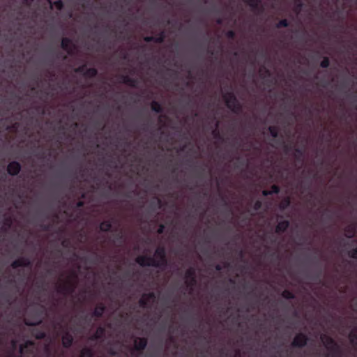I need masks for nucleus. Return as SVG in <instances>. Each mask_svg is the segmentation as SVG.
<instances>
[{
  "label": "nucleus",
  "instance_id": "nucleus-1",
  "mask_svg": "<svg viewBox=\"0 0 357 357\" xmlns=\"http://www.w3.org/2000/svg\"><path fill=\"white\" fill-rule=\"evenodd\" d=\"M76 278V273H72L65 282L56 284V291L64 296L73 294L77 286Z\"/></svg>",
  "mask_w": 357,
  "mask_h": 357
},
{
  "label": "nucleus",
  "instance_id": "nucleus-2",
  "mask_svg": "<svg viewBox=\"0 0 357 357\" xmlns=\"http://www.w3.org/2000/svg\"><path fill=\"white\" fill-rule=\"evenodd\" d=\"M321 340L332 357H343L342 348L333 337L327 335H322Z\"/></svg>",
  "mask_w": 357,
  "mask_h": 357
},
{
  "label": "nucleus",
  "instance_id": "nucleus-3",
  "mask_svg": "<svg viewBox=\"0 0 357 357\" xmlns=\"http://www.w3.org/2000/svg\"><path fill=\"white\" fill-rule=\"evenodd\" d=\"M223 98L226 106L234 114L241 113L243 107L241 102L238 100L235 94L231 92H227L223 95Z\"/></svg>",
  "mask_w": 357,
  "mask_h": 357
},
{
  "label": "nucleus",
  "instance_id": "nucleus-4",
  "mask_svg": "<svg viewBox=\"0 0 357 357\" xmlns=\"http://www.w3.org/2000/svg\"><path fill=\"white\" fill-rule=\"evenodd\" d=\"M185 284L190 292L197 284L196 270L194 267H190L185 273Z\"/></svg>",
  "mask_w": 357,
  "mask_h": 357
},
{
  "label": "nucleus",
  "instance_id": "nucleus-5",
  "mask_svg": "<svg viewBox=\"0 0 357 357\" xmlns=\"http://www.w3.org/2000/svg\"><path fill=\"white\" fill-rule=\"evenodd\" d=\"M155 257H156V262L158 266L155 268H165L167 266V259L166 255V250L164 246H159L155 249Z\"/></svg>",
  "mask_w": 357,
  "mask_h": 357
},
{
  "label": "nucleus",
  "instance_id": "nucleus-6",
  "mask_svg": "<svg viewBox=\"0 0 357 357\" xmlns=\"http://www.w3.org/2000/svg\"><path fill=\"white\" fill-rule=\"evenodd\" d=\"M156 300V295L154 292L144 294L139 301V305L142 308H150V303H154Z\"/></svg>",
  "mask_w": 357,
  "mask_h": 357
},
{
  "label": "nucleus",
  "instance_id": "nucleus-7",
  "mask_svg": "<svg viewBox=\"0 0 357 357\" xmlns=\"http://www.w3.org/2000/svg\"><path fill=\"white\" fill-rule=\"evenodd\" d=\"M136 262L142 267L158 266L156 259L153 257L147 255H141L136 258Z\"/></svg>",
  "mask_w": 357,
  "mask_h": 357
},
{
  "label": "nucleus",
  "instance_id": "nucleus-8",
  "mask_svg": "<svg viewBox=\"0 0 357 357\" xmlns=\"http://www.w3.org/2000/svg\"><path fill=\"white\" fill-rule=\"evenodd\" d=\"M308 340L309 339L307 335L299 333L296 334L293 339L291 346L295 348H303L307 344Z\"/></svg>",
  "mask_w": 357,
  "mask_h": 357
},
{
  "label": "nucleus",
  "instance_id": "nucleus-9",
  "mask_svg": "<svg viewBox=\"0 0 357 357\" xmlns=\"http://www.w3.org/2000/svg\"><path fill=\"white\" fill-rule=\"evenodd\" d=\"M61 48L66 51L69 55H72L75 49V45L69 38H63L61 43Z\"/></svg>",
  "mask_w": 357,
  "mask_h": 357
},
{
  "label": "nucleus",
  "instance_id": "nucleus-10",
  "mask_svg": "<svg viewBox=\"0 0 357 357\" xmlns=\"http://www.w3.org/2000/svg\"><path fill=\"white\" fill-rule=\"evenodd\" d=\"M22 167L17 161H12L7 166V172L10 176H17L21 171Z\"/></svg>",
  "mask_w": 357,
  "mask_h": 357
},
{
  "label": "nucleus",
  "instance_id": "nucleus-11",
  "mask_svg": "<svg viewBox=\"0 0 357 357\" xmlns=\"http://www.w3.org/2000/svg\"><path fill=\"white\" fill-rule=\"evenodd\" d=\"M166 38V33L165 31H160L156 36H145L144 40L150 43L153 42L155 43H162Z\"/></svg>",
  "mask_w": 357,
  "mask_h": 357
},
{
  "label": "nucleus",
  "instance_id": "nucleus-12",
  "mask_svg": "<svg viewBox=\"0 0 357 357\" xmlns=\"http://www.w3.org/2000/svg\"><path fill=\"white\" fill-rule=\"evenodd\" d=\"M148 340L146 337H137L134 341V350L142 352L146 347Z\"/></svg>",
  "mask_w": 357,
  "mask_h": 357
},
{
  "label": "nucleus",
  "instance_id": "nucleus-13",
  "mask_svg": "<svg viewBox=\"0 0 357 357\" xmlns=\"http://www.w3.org/2000/svg\"><path fill=\"white\" fill-rule=\"evenodd\" d=\"M62 345L64 348H70L73 342V336L67 330L63 331V334L61 337Z\"/></svg>",
  "mask_w": 357,
  "mask_h": 357
},
{
  "label": "nucleus",
  "instance_id": "nucleus-14",
  "mask_svg": "<svg viewBox=\"0 0 357 357\" xmlns=\"http://www.w3.org/2000/svg\"><path fill=\"white\" fill-rule=\"evenodd\" d=\"M120 82L127 84L131 87H136L137 84V79L132 78L128 75H121L120 76Z\"/></svg>",
  "mask_w": 357,
  "mask_h": 357
},
{
  "label": "nucleus",
  "instance_id": "nucleus-15",
  "mask_svg": "<svg viewBox=\"0 0 357 357\" xmlns=\"http://www.w3.org/2000/svg\"><path fill=\"white\" fill-rule=\"evenodd\" d=\"M244 3L248 4L253 10L262 11L263 8L261 6V0H242Z\"/></svg>",
  "mask_w": 357,
  "mask_h": 357
},
{
  "label": "nucleus",
  "instance_id": "nucleus-16",
  "mask_svg": "<svg viewBox=\"0 0 357 357\" xmlns=\"http://www.w3.org/2000/svg\"><path fill=\"white\" fill-rule=\"evenodd\" d=\"M105 332H106V330H105V328L103 327V326H99L98 327V328L96 329V331L95 332V333H93L91 337H90V340H92V341H95V340H98L101 338H102L105 335Z\"/></svg>",
  "mask_w": 357,
  "mask_h": 357
},
{
  "label": "nucleus",
  "instance_id": "nucleus-17",
  "mask_svg": "<svg viewBox=\"0 0 357 357\" xmlns=\"http://www.w3.org/2000/svg\"><path fill=\"white\" fill-rule=\"evenodd\" d=\"M289 220H282L278 222L276 227H275V233L280 234L286 231V230L289 227Z\"/></svg>",
  "mask_w": 357,
  "mask_h": 357
},
{
  "label": "nucleus",
  "instance_id": "nucleus-18",
  "mask_svg": "<svg viewBox=\"0 0 357 357\" xmlns=\"http://www.w3.org/2000/svg\"><path fill=\"white\" fill-rule=\"evenodd\" d=\"M105 305L102 303H100L98 305H97L96 307H95L92 313V316L97 318H100L102 316L103 313L105 312Z\"/></svg>",
  "mask_w": 357,
  "mask_h": 357
},
{
  "label": "nucleus",
  "instance_id": "nucleus-19",
  "mask_svg": "<svg viewBox=\"0 0 357 357\" xmlns=\"http://www.w3.org/2000/svg\"><path fill=\"white\" fill-rule=\"evenodd\" d=\"M350 343L357 350V327H354L349 335Z\"/></svg>",
  "mask_w": 357,
  "mask_h": 357
},
{
  "label": "nucleus",
  "instance_id": "nucleus-20",
  "mask_svg": "<svg viewBox=\"0 0 357 357\" xmlns=\"http://www.w3.org/2000/svg\"><path fill=\"white\" fill-rule=\"evenodd\" d=\"M356 228L354 225H347L344 228V235L347 238H351L355 236Z\"/></svg>",
  "mask_w": 357,
  "mask_h": 357
},
{
  "label": "nucleus",
  "instance_id": "nucleus-21",
  "mask_svg": "<svg viewBox=\"0 0 357 357\" xmlns=\"http://www.w3.org/2000/svg\"><path fill=\"white\" fill-rule=\"evenodd\" d=\"M99 227L101 231H109L112 227V222L111 220H104L100 224Z\"/></svg>",
  "mask_w": 357,
  "mask_h": 357
},
{
  "label": "nucleus",
  "instance_id": "nucleus-22",
  "mask_svg": "<svg viewBox=\"0 0 357 357\" xmlns=\"http://www.w3.org/2000/svg\"><path fill=\"white\" fill-rule=\"evenodd\" d=\"M94 352L93 349L90 347H84L80 352V357H93Z\"/></svg>",
  "mask_w": 357,
  "mask_h": 357
},
{
  "label": "nucleus",
  "instance_id": "nucleus-23",
  "mask_svg": "<svg viewBox=\"0 0 357 357\" xmlns=\"http://www.w3.org/2000/svg\"><path fill=\"white\" fill-rule=\"evenodd\" d=\"M151 110L155 112V113L160 114L163 112L162 106L157 101H152L151 104Z\"/></svg>",
  "mask_w": 357,
  "mask_h": 357
},
{
  "label": "nucleus",
  "instance_id": "nucleus-24",
  "mask_svg": "<svg viewBox=\"0 0 357 357\" xmlns=\"http://www.w3.org/2000/svg\"><path fill=\"white\" fill-rule=\"evenodd\" d=\"M35 343L32 340H27L24 344H22L20 346V354H23L25 352V350L27 349L29 347H33Z\"/></svg>",
  "mask_w": 357,
  "mask_h": 357
},
{
  "label": "nucleus",
  "instance_id": "nucleus-25",
  "mask_svg": "<svg viewBox=\"0 0 357 357\" xmlns=\"http://www.w3.org/2000/svg\"><path fill=\"white\" fill-rule=\"evenodd\" d=\"M98 75V70L95 68H86L84 73V76L86 77L93 78Z\"/></svg>",
  "mask_w": 357,
  "mask_h": 357
},
{
  "label": "nucleus",
  "instance_id": "nucleus-26",
  "mask_svg": "<svg viewBox=\"0 0 357 357\" xmlns=\"http://www.w3.org/2000/svg\"><path fill=\"white\" fill-rule=\"evenodd\" d=\"M50 5V8L52 9V6H54L58 10H61L63 8L64 4L61 0H56L54 2L52 0H47Z\"/></svg>",
  "mask_w": 357,
  "mask_h": 357
},
{
  "label": "nucleus",
  "instance_id": "nucleus-27",
  "mask_svg": "<svg viewBox=\"0 0 357 357\" xmlns=\"http://www.w3.org/2000/svg\"><path fill=\"white\" fill-rule=\"evenodd\" d=\"M32 335L36 337L37 340H42L45 337V333L40 329H33L32 331Z\"/></svg>",
  "mask_w": 357,
  "mask_h": 357
},
{
  "label": "nucleus",
  "instance_id": "nucleus-28",
  "mask_svg": "<svg viewBox=\"0 0 357 357\" xmlns=\"http://www.w3.org/2000/svg\"><path fill=\"white\" fill-rule=\"evenodd\" d=\"M10 266L13 268V269H16L19 267H24V263H23V261H22V257L15 259V261H13L11 264H10Z\"/></svg>",
  "mask_w": 357,
  "mask_h": 357
},
{
  "label": "nucleus",
  "instance_id": "nucleus-29",
  "mask_svg": "<svg viewBox=\"0 0 357 357\" xmlns=\"http://www.w3.org/2000/svg\"><path fill=\"white\" fill-rule=\"evenodd\" d=\"M268 130L270 132L271 135L273 138H276V137H278V135H279V130H278V128L277 126H271L268 128Z\"/></svg>",
  "mask_w": 357,
  "mask_h": 357
},
{
  "label": "nucleus",
  "instance_id": "nucleus-30",
  "mask_svg": "<svg viewBox=\"0 0 357 357\" xmlns=\"http://www.w3.org/2000/svg\"><path fill=\"white\" fill-rule=\"evenodd\" d=\"M282 296L285 299H294L295 295L291 291L285 289L282 292Z\"/></svg>",
  "mask_w": 357,
  "mask_h": 357
},
{
  "label": "nucleus",
  "instance_id": "nucleus-31",
  "mask_svg": "<svg viewBox=\"0 0 357 357\" xmlns=\"http://www.w3.org/2000/svg\"><path fill=\"white\" fill-rule=\"evenodd\" d=\"M290 203H291V202H290L289 198H286L280 204L279 207L282 211L285 210L286 208H287L289 206Z\"/></svg>",
  "mask_w": 357,
  "mask_h": 357
},
{
  "label": "nucleus",
  "instance_id": "nucleus-32",
  "mask_svg": "<svg viewBox=\"0 0 357 357\" xmlns=\"http://www.w3.org/2000/svg\"><path fill=\"white\" fill-rule=\"evenodd\" d=\"M219 127V121H217L215 123V128L212 131V135L214 138L215 139H220L221 136L220 134V131L218 130Z\"/></svg>",
  "mask_w": 357,
  "mask_h": 357
},
{
  "label": "nucleus",
  "instance_id": "nucleus-33",
  "mask_svg": "<svg viewBox=\"0 0 357 357\" xmlns=\"http://www.w3.org/2000/svg\"><path fill=\"white\" fill-rule=\"evenodd\" d=\"M289 26V22L287 20L282 19L280 20L275 25V27L278 29H280L282 27H287Z\"/></svg>",
  "mask_w": 357,
  "mask_h": 357
},
{
  "label": "nucleus",
  "instance_id": "nucleus-34",
  "mask_svg": "<svg viewBox=\"0 0 357 357\" xmlns=\"http://www.w3.org/2000/svg\"><path fill=\"white\" fill-rule=\"evenodd\" d=\"M330 65V60L328 57H324L323 60L320 63V66L323 68H327Z\"/></svg>",
  "mask_w": 357,
  "mask_h": 357
},
{
  "label": "nucleus",
  "instance_id": "nucleus-35",
  "mask_svg": "<svg viewBox=\"0 0 357 357\" xmlns=\"http://www.w3.org/2000/svg\"><path fill=\"white\" fill-rule=\"evenodd\" d=\"M295 1V11L298 13L301 11L303 6V3L301 0H294Z\"/></svg>",
  "mask_w": 357,
  "mask_h": 357
},
{
  "label": "nucleus",
  "instance_id": "nucleus-36",
  "mask_svg": "<svg viewBox=\"0 0 357 357\" xmlns=\"http://www.w3.org/2000/svg\"><path fill=\"white\" fill-rule=\"evenodd\" d=\"M348 256L354 259H357V248H353L348 252Z\"/></svg>",
  "mask_w": 357,
  "mask_h": 357
},
{
  "label": "nucleus",
  "instance_id": "nucleus-37",
  "mask_svg": "<svg viewBox=\"0 0 357 357\" xmlns=\"http://www.w3.org/2000/svg\"><path fill=\"white\" fill-rule=\"evenodd\" d=\"M86 64H84V65H82V66L75 68L74 71L76 73H80V74H83L84 75V73L86 71Z\"/></svg>",
  "mask_w": 357,
  "mask_h": 357
},
{
  "label": "nucleus",
  "instance_id": "nucleus-38",
  "mask_svg": "<svg viewBox=\"0 0 357 357\" xmlns=\"http://www.w3.org/2000/svg\"><path fill=\"white\" fill-rule=\"evenodd\" d=\"M22 259L24 263V267L30 268L32 266V262L28 257H22Z\"/></svg>",
  "mask_w": 357,
  "mask_h": 357
},
{
  "label": "nucleus",
  "instance_id": "nucleus-39",
  "mask_svg": "<svg viewBox=\"0 0 357 357\" xmlns=\"http://www.w3.org/2000/svg\"><path fill=\"white\" fill-rule=\"evenodd\" d=\"M12 224H13V220L10 216H8V217L5 218L4 221H3V225L6 227L10 228L11 227Z\"/></svg>",
  "mask_w": 357,
  "mask_h": 357
},
{
  "label": "nucleus",
  "instance_id": "nucleus-40",
  "mask_svg": "<svg viewBox=\"0 0 357 357\" xmlns=\"http://www.w3.org/2000/svg\"><path fill=\"white\" fill-rule=\"evenodd\" d=\"M270 191L271 192V195L273 194H278L280 191V188L277 185H273L271 186V190Z\"/></svg>",
  "mask_w": 357,
  "mask_h": 357
},
{
  "label": "nucleus",
  "instance_id": "nucleus-41",
  "mask_svg": "<svg viewBox=\"0 0 357 357\" xmlns=\"http://www.w3.org/2000/svg\"><path fill=\"white\" fill-rule=\"evenodd\" d=\"M262 207V202L261 200H257L254 203L253 208L255 211H259Z\"/></svg>",
  "mask_w": 357,
  "mask_h": 357
},
{
  "label": "nucleus",
  "instance_id": "nucleus-42",
  "mask_svg": "<svg viewBox=\"0 0 357 357\" xmlns=\"http://www.w3.org/2000/svg\"><path fill=\"white\" fill-rule=\"evenodd\" d=\"M226 36L227 38H228L229 39H234L235 37H236V33L233 30H229L227 33H226Z\"/></svg>",
  "mask_w": 357,
  "mask_h": 357
},
{
  "label": "nucleus",
  "instance_id": "nucleus-43",
  "mask_svg": "<svg viewBox=\"0 0 357 357\" xmlns=\"http://www.w3.org/2000/svg\"><path fill=\"white\" fill-rule=\"evenodd\" d=\"M42 322L41 320H39L38 321H26L25 324L29 326H38Z\"/></svg>",
  "mask_w": 357,
  "mask_h": 357
},
{
  "label": "nucleus",
  "instance_id": "nucleus-44",
  "mask_svg": "<svg viewBox=\"0 0 357 357\" xmlns=\"http://www.w3.org/2000/svg\"><path fill=\"white\" fill-rule=\"evenodd\" d=\"M165 226L163 224H161L159 225V227L158 228L157 233L158 234H162L165 231Z\"/></svg>",
  "mask_w": 357,
  "mask_h": 357
},
{
  "label": "nucleus",
  "instance_id": "nucleus-45",
  "mask_svg": "<svg viewBox=\"0 0 357 357\" xmlns=\"http://www.w3.org/2000/svg\"><path fill=\"white\" fill-rule=\"evenodd\" d=\"M84 206V201L79 200L76 203V208H82Z\"/></svg>",
  "mask_w": 357,
  "mask_h": 357
},
{
  "label": "nucleus",
  "instance_id": "nucleus-46",
  "mask_svg": "<svg viewBox=\"0 0 357 357\" xmlns=\"http://www.w3.org/2000/svg\"><path fill=\"white\" fill-rule=\"evenodd\" d=\"M262 195L265 197L266 196H269V195H271V192L270 190H264L262 191Z\"/></svg>",
  "mask_w": 357,
  "mask_h": 357
},
{
  "label": "nucleus",
  "instance_id": "nucleus-47",
  "mask_svg": "<svg viewBox=\"0 0 357 357\" xmlns=\"http://www.w3.org/2000/svg\"><path fill=\"white\" fill-rule=\"evenodd\" d=\"M61 244L63 247L67 248L68 246L69 241L68 240H64L62 241Z\"/></svg>",
  "mask_w": 357,
  "mask_h": 357
},
{
  "label": "nucleus",
  "instance_id": "nucleus-48",
  "mask_svg": "<svg viewBox=\"0 0 357 357\" xmlns=\"http://www.w3.org/2000/svg\"><path fill=\"white\" fill-rule=\"evenodd\" d=\"M215 270L218 271H220L222 270L223 268V266L220 264H217L215 267Z\"/></svg>",
  "mask_w": 357,
  "mask_h": 357
},
{
  "label": "nucleus",
  "instance_id": "nucleus-49",
  "mask_svg": "<svg viewBox=\"0 0 357 357\" xmlns=\"http://www.w3.org/2000/svg\"><path fill=\"white\" fill-rule=\"evenodd\" d=\"M295 152L297 155H303V151L301 149H296Z\"/></svg>",
  "mask_w": 357,
  "mask_h": 357
},
{
  "label": "nucleus",
  "instance_id": "nucleus-50",
  "mask_svg": "<svg viewBox=\"0 0 357 357\" xmlns=\"http://www.w3.org/2000/svg\"><path fill=\"white\" fill-rule=\"evenodd\" d=\"M33 1V0H23L24 3L26 6H30Z\"/></svg>",
  "mask_w": 357,
  "mask_h": 357
},
{
  "label": "nucleus",
  "instance_id": "nucleus-51",
  "mask_svg": "<svg viewBox=\"0 0 357 357\" xmlns=\"http://www.w3.org/2000/svg\"><path fill=\"white\" fill-rule=\"evenodd\" d=\"M11 344H12V347L13 349H15L16 348V346H17V341L13 340H12L11 342Z\"/></svg>",
  "mask_w": 357,
  "mask_h": 357
},
{
  "label": "nucleus",
  "instance_id": "nucleus-52",
  "mask_svg": "<svg viewBox=\"0 0 357 357\" xmlns=\"http://www.w3.org/2000/svg\"><path fill=\"white\" fill-rule=\"evenodd\" d=\"M116 238L117 239H122L123 238V234L122 233H119L117 235H116Z\"/></svg>",
  "mask_w": 357,
  "mask_h": 357
},
{
  "label": "nucleus",
  "instance_id": "nucleus-53",
  "mask_svg": "<svg viewBox=\"0 0 357 357\" xmlns=\"http://www.w3.org/2000/svg\"><path fill=\"white\" fill-rule=\"evenodd\" d=\"M48 227H49V226H48V225H44V226H43V229H45V230H47V229H48Z\"/></svg>",
  "mask_w": 357,
  "mask_h": 357
},
{
  "label": "nucleus",
  "instance_id": "nucleus-54",
  "mask_svg": "<svg viewBox=\"0 0 357 357\" xmlns=\"http://www.w3.org/2000/svg\"><path fill=\"white\" fill-rule=\"evenodd\" d=\"M229 263L225 262V264H224V267H225V268H227V267H228V266H229Z\"/></svg>",
  "mask_w": 357,
  "mask_h": 357
},
{
  "label": "nucleus",
  "instance_id": "nucleus-55",
  "mask_svg": "<svg viewBox=\"0 0 357 357\" xmlns=\"http://www.w3.org/2000/svg\"><path fill=\"white\" fill-rule=\"evenodd\" d=\"M217 22H218V24H221L222 23V20L221 19H218L217 20Z\"/></svg>",
  "mask_w": 357,
  "mask_h": 357
},
{
  "label": "nucleus",
  "instance_id": "nucleus-56",
  "mask_svg": "<svg viewBox=\"0 0 357 357\" xmlns=\"http://www.w3.org/2000/svg\"><path fill=\"white\" fill-rule=\"evenodd\" d=\"M235 357H240L239 351L236 352Z\"/></svg>",
  "mask_w": 357,
  "mask_h": 357
},
{
  "label": "nucleus",
  "instance_id": "nucleus-57",
  "mask_svg": "<svg viewBox=\"0 0 357 357\" xmlns=\"http://www.w3.org/2000/svg\"><path fill=\"white\" fill-rule=\"evenodd\" d=\"M208 53H210L211 55H213V51H210V50H208Z\"/></svg>",
  "mask_w": 357,
  "mask_h": 357
},
{
  "label": "nucleus",
  "instance_id": "nucleus-58",
  "mask_svg": "<svg viewBox=\"0 0 357 357\" xmlns=\"http://www.w3.org/2000/svg\"><path fill=\"white\" fill-rule=\"evenodd\" d=\"M13 282H14V281H13V280H12V279L8 280V282H9V283H13Z\"/></svg>",
  "mask_w": 357,
  "mask_h": 357
},
{
  "label": "nucleus",
  "instance_id": "nucleus-59",
  "mask_svg": "<svg viewBox=\"0 0 357 357\" xmlns=\"http://www.w3.org/2000/svg\"><path fill=\"white\" fill-rule=\"evenodd\" d=\"M157 201H158V202L159 204H160L161 201H160V199H157Z\"/></svg>",
  "mask_w": 357,
  "mask_h": 357
},
{
  "label": "nucleus",
  "instance_id": "nucleus-60",
  "mask_svg": "<svg viewBox=\"0 0 357 357\" xmlns=\"http://www.w3.org/2000/svg\"><path fill=\"white\" fill-rule=\"evenodd\" d=\"M266 72L268 75H270V72H269V70H266Z\"/></svg>",
  "mask_w": 357,
  "mask_h": 357
},
{
  "label": "nucleus",
  "instance_id": "nucleus-61",
  "mask_svg": "<svg viewBox=\"0 0 357 357\" xmlns=\"http://www.w3.org/2000/svg\"><path fill=\"white\" fill-rule=\"evenodd\" d=\"M123 59H126V54H123Z\"/></svg>",
  "mask_w": 357,
  "mask_h": 357
},
{
  "label": "nucleus",
  "instance_id": "nucleus-62",
  "mask_svg": "<svg viewBox=\"0 0 357 357\" xmlns=\"http://www.w3.org/2000/svg\"><path fill=\"white\" fill-rule=\"evenodd\" d=\"M285 149H286L287 150H289V147H288V146H285Z\"/></svg>",
  "mask_w": 357,
  "mask_h": 357
},
{
  "label": "nucleus",
  "instance_id": "nucleus-63",
  "mask_svg": "<svg viewBox=\"0 0 357 357\" xmlns=\"http://www.w3.org/2000/svg\"><path fill=\"white\" fill-rule=\"evenodd\" d=\"M230 282L234 283V281L233 280H230Z\"/></svg>",
  "mask_w": 357,
  "mask_h": 357
},
{
  "label": "nucleus",
  "instance_id": "nucleus-64",
  "mask_svg": "<svg viewBox=\"0 0 357 357\" xmlns=\"http://www.w3.org/2000/svg\"><path fill=\"white\" fill-rule=\"evenodd\" d=\"M356 304H357V301L356 302Z\"/></svg>",
  "mask_w": 357,
  "mask_h": 357
}]
</instances>
